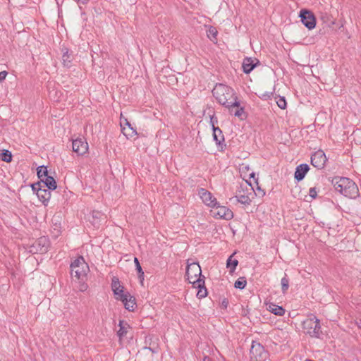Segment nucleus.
Segmentation results:
<instances>
[{
  "label": "nucleus",
  "instance_id": "2eb2a0df",
  "mask_svg": "<svg viewBox=\"0 0 361 361\" xmlns=\"http://www.w3.org/2000/svg\"><path fill=\"white\" fill-rule=\"evenodd\" d=\"M310 170V167L307 164H301L298 165L294 173V178L297 182H300L302 180Z\"/></svg>",
  "mask_w": 361,
  "mask_h": 361
},
{
  "label": "nucleus",
  "instance_id": "a18cd8bd",
  "mask_svg": "<svg viewBox=\"0 0 361 361\" xmlns=\"http://www.w3.org/2000/svg\"><path fill=\"white\" fill-rule=\"evenodd\" d=\"M250 176L254 178L255 177V173H252V174H250Z\"/></svg>",
  "mask_w": 361,
  "mask_h": 361
},
{
  "label": "nucleus",
  "instance_id": "39448f33",
  "mask_svg": "<svg viewBox=\"0 0 361 361\" xmlns=\"http://www.w3.org/2000/svg\"><path fill=\"white\" fill-rule=\"evenodd\" d=\"M267 355V352L262 344L256 341L252 342L250 348V361H264Z\"/></svg>",
  "mask_w": 361,
  "mask_h": 361
},
{
  "label": "nucleus",
  "instance_id": "c9c22d12",
  "mask_svg": "<svg viewBox=\"0 0 361 361\" xmlns=\"http://www.w3.org/2000/svg\"><path fill=\"white\" fill-rule=\"evenodd\" d=\"M31 188L34 192H38L39 191V190H41L42 188V185L41 182L39 181L37 183L32 184Z\"/></svg>",
  "mask_w": 361,
  "mask_h": 361
},
{
  "label": "nucleus",
  "instance_id": "5701e85b",
  "mask_svg": "<svg viewBox=\"0 0 361 361\" xmlns=\"http://www.w3.org/2000/svg\"><path fill=\"white\" fill-rule=\"evenodd\" d=\"M119 330L117 332V335L120 338H122L125 336L128 332V329L130 327L129 325L125 322L123 320H120L119 324Z\"/></svg>",
  "mask_w": 361,
  "mask_h": 361
},
{
  "label": "nucleus",
  "instance_id": "7ed1b4c3",
  "mask_svg": "<svg viewBox=\"0 0 361 361\" xmlns=\"http://www.w3.org/2000/svg\"><path fill=\"white\" fill-rule=\"evenodd\" d=\"M71 274L78 280H83L89 271V266L83 257L79 256L71 264Z\"/></svg>",
  "mask_w": 361,
  "mask_h": 361
},
{
  "label": "nucleus",
  "instance_id": "cd10ccee",
  "mask_svg": "<svg viewBox=\"0 0 361 361\" xmlns=\"http://www.w3.org/2000/svg\"><path fill=\"white\" fill-rule=\"evenodd\" d=\"M134 262L135 264L136 271H137L138 274V278L142 281V280H144V271H142L140 262L137 257L134 258Z\"/></svg>",
  "mask_w": 361,
  "mask_h": 361
},
{
  "label": "nucleus",
  "instance_id": "1a4fd4ad",
  "mask_svg": "<svg viewBox=\"0 0 361 361\" xmlns=\"http://www.w3.org/2000/svg\"><path fill=\"white\" fill-rule=\"evenodd\" d=\"M212 212L214 216H219L220 219L230 220L233 217V212L225 206H221L217 202V204L214 206Z\"/></svg>",
  "mask_w": 361,
  "mask_h": 361
},
{
  "label": "nucleus",
  "instance_id": "aec40b11",
  "mask_svg": "<svg viewBox=\"0 0 361 361\" xmlns=\"http://www.w3.org/2000/svg\"><path fill=\"white\" fill-rule=\"evenodd\" d=\"M51 190L45 188H42L38 192H37V195L40 201L43 202L44 205L47 204V202L50 200L51 197Z\"/></svg>",
  "mask_w": 361,
  "mask_h": 361
},
{
  "label": "nucleus",
  "instance_id": "423d86ee",
  "mask_svg": "<svg viewBox=\"0 0 361 361\" xmlns=\"http://www.w3.org/2000/svg\"><path fill=\"white\" fill-rule=\"evenodd\" d=\"M50 242L48 238L42 236L30 246V252L33 253H46L49 250Z\"/></svg>",
  "mask_w": 361,
  "mask_h": 361
},
{
  "label": "nucleus",
  "instance_id": "393cba45",
  "mask_svg": "<svg viewBox=\"0 0 361 361\" xmlns=\"http://www.w3.org/2000/svg\"><path fill=\"white\" fill-rule=\"evenodd\" d=\"M121 131L123 133V134L127 137V138H129V137H133V136H135V135H137V132H136V130L134 129L132 127H128V128H126V127H123V129H121Z\"/></svg>",
  "mask_w": 361,
  "mask_h": 361
},
{
  "label": "nucleus",
  "instance_id": "4468645a",
  "mask_svg": "<svg viewBox=\"0 0 361 361\" xmlns=\"http://www.w3.org/2000/svg\"><path fill=\"white\" fill-rule=\"evenodd\" d=\"M259 63V60L256 58L246 57L242 63L243 72L246 74L250 73Z\"/></svg>",
  "mask_w": 361,
  "mask_h": 361
},
{
  "label": "nucleus",
  "instance_id": "b1692460",
  "mask_svg": "<svg viewBox=\"0 0 361 361\" xmlns=\"http://www.w3.org/2000/svg\"><path fill=\"white\" fill-rule=\"evenodd\" d=\"M0 157L2 161L7 163L12 161V154L8 149H2L0 152Z\"/></svg>",
  "mask_w": 361,
  "mask_h": 361
},
{
  "label": "nucleus",
  "instance_id": "f704fd0d",
  "mask_svg": "<svg viewBox=\"0 0 361 361\" xmlns=\"http://www.w3.org/2000/svg\"><path fill=\"white\" fill-rule=\"evenodd\" d=\"M245 114L244 109L243 107H237V109L234 112V116L243 119L242 116Z\"/></svg>",
  "mask_w": 361,
  "mask_h": 361
},
{
  "label": "nucleus",
  "instance_id": "f257e3e1",
  "mask_svg": "<svg viewBox=\"0 0 361 361\" xmlns=\"http://www.w3.org/2000/svg\"><path fill=\"white\" fill-rule=\"evenodd\" d=\"M212 94L220 104L228 108L231 112L233 111V107H238L240 106L233 90L227 85L223 84L216 85L212 90Z\"/></svg>",
  "mask_w": 361,
  "mask_h": 361
},
{
  "label": "nucleus",
  "instance_id": "dca6fc26",
  "mask_svg": "<svg viewBox=\"0 0 361 361\" xmlns=\"http://www.w3.org/2000/svg\"><path fill=\"white\" fill-rule=\"evenodd\" d=\"M213 130V139L216 142V145L221 147V149L226 146L224 142V136L222 133L221 130L219 127H214Z\"/></svg>",
  "mask_w": 361,
  "mask_h": 361
},
{
  "label": "nucleus",
  "instance_id": "79ce46f5",
  "mask_svg": "<svg viewBox=\"0 0 361 361\" xmlns=\"http://www.w3.org/2000/svg\"><path fill=\"white\" fill-rule=\"evenodd\" d=\"M228 305V301L226 299H224V300L222 301V302H221V305H222L224 307H225V308H226V307H227Z\"/></svg>",
  "mask_w": 361,
  "mask_h": 361
},
{
  "label": "nucleus",
  "instance_id": "6e6552de",
  "mask_svg": "<svg viewBox=\"0 0 361 361\" xmlns=\"http://www.w3.org/2000/svg\"><path fill=\"white\" fill-rule=\"evenodd\" d=\"M299 16L301 18L302 24L309 30H312L316 26V18L314 13L307 9H302Z\"/></svg>",
  "mask_w": 361,
  "mask_h": 361
},
{
  "label": "nucleus",
  "instance_id": "0eeeda50",
  "mask_svg": "<svg viewBox=\"0 0 361 361\" xmlns=\"http://www.w3.org/2000/svg\"><path fill=\"white\" fill-rule=\"evenodd\" d=\"M187 279L189 283H192L193 281L197 279H204V276L202 275L201 267L198 263H191L188 264L186 269Z\"/></svg>",
  "mask_w": 361,
  "mask_h": 361
},
{
  "label": "nucleus",
  "instance_id": "ddd939ff",
  "mask_svg": "<svg viewBox=\"0 0 361 361\" xmlns=\"http://www.w3.org/2000/svg\"><path fill=\"white\" fill-rule=\"evenodd\" d=\"M121 301L123 303L126 310L130 312H133L136 307L135 298L131 295L128 292H126L124 295H121Z\"/></svg>",
  "mask_w": 361,
  "mask_h": 361
},
{
  "label": "nucleus",
  "instance_id": "4c0bfd02",
  "mask_svg": "<svg viewBox=\"0 0 361 361\" xmlns=\"http://www.w3.org/2000/svg\"><path fill=\"white\" fill-rule=\"evenodd\" d=\"M218 123L217 118L214 116H211L210 118V123L212 125V129L214 127H216L215 125Z\"/></svg>",
  "mask_w": 361,
  "mask_h": 361
},
{
  "label": "nucleus",
  "instance_id": "6ab92c4d",
  "mask_svg": "<svg viewBox=\"0 0 361 361\" xmlns=\"http://www.w3.org/2000/svg\"><path fill=\"white\" fill-rule=\"evenodd\" d=\"M39 182L43 183L42 188H47L49 190H54L57 187L55 179L51 176L42 178Z\"/></svg>",
  "mask_w": 361,
  "mask_h": 361
},
{
  "label": "nucleus",
  "instance_id": "f8f14e48",
  "mask_svg": "<svg viewBox=\"0 0 361 361\" xmlns=\"http://www.w3.org/2000/svg\"><path fill=\"white\" fill-rule=\"evenodd\" d=\"M199 195L202 202L209 207H213L217 204L216 199L212 194L204 188L199 190Z\"/></svg>",
  "mask_w": 361,
  "mask_h": 361
},
{
  "label": "nucleus",
  "instance_id": "473e14b6",
  "mask_svg": "<svg viewBox=\"0 0 361 361\" xmlns=\"http://www.w3.org/2000/svg\"><path fill=\"white\" fill-rule=\"evenodd\" d=\"M120 125H121V129H123V127H126V128L132 127V125L130 123V122L128 121V119L126 118H125L124 116H123L122 114H121V117H120Z\"/></svg>",
  "mask_w": 361,
  "mask_h": 361
},
{
  "label": "nucleus",
  "instance_id": "58836bf2",
  "mask_svg": "<svg viewBox=\"0 0 361 361\" xmlns=\"http://www.w3.org/2000/svg\"><path fill=\"white\" fill-rule=\"evenodd\" d=\"M8 75V72L6 71L0 72V82H2L5 80L6 75Z\"/></svg>",
  "mask_w": 361,
  "mask_h": 361
},
{
  "label": "nucleus",
  "instance_id": "c85d7f7f",
  "mask_svg": "<svg viewBox=\"0 0 361 361\" xmlns=\"http://www.w3.org/2000/svg\"><path fill=\"white\" fill-rule=\"evenodd\" d=\"M281 284L282 292L283 293H286L289 288V279L288 278L286 274H285V276L281 279Z\"/></svg>",
  "mask_w": 361,
  "mask_h": 361
},
{
  "label": "nucleus",
  "instance_id": "a878e982",
  "mask_svg": "<svg viewBox=\"0 0 361 361\" xmlns=\"http://www.w3.org/2000/svg\"><path fill=\"white\" fill-rule=\"evenodd\" d=\"M37 174L38 178L42 180V178L48 176L47 167L44 166H40L37 169Z\"/></svg>",
  "mask_w": 361,
  "mask_h": 361
},
{
  "label": "nucleus",
  "instance_id": "ea45409f",
  "mask_svg": "<svg viewBox=\"0 0 361 361\" xmlns=\"http://www.w3.org/2000/svg\"><path fill=\"white\" fill-rule=\"evenodd\" d=\"M273 95V92H265L262 94V98L264 99H270Z\"/></svg>",
  "mask_w": 361,
  "mask_h": 361
},
{
  "label": "nucleus",
  "instance_id": "72a5a7b5",
  "mask_svg": "<svg viewBox=\"0 0 361 361\" xmlns=\"http://www.w3.org/2000/svg\"><path fill=\"white\" fill-rule=\"evenodd\" d=\"M121 286H122L120 284V281H119L118 279L116 276H114L112 278V281H111L112 290L114 291V290L117 289V288H121Z\"/></svg>",
  "mask_w": 361,
  "mask_h": 361
},
{
  "label": "nucleus",
  "instance_id": "f03ea898",
  "mask_svg": "<svg viewBox=\"0 0 361 361\" xmlns=\"http://www.w3.org/2000/svg\"><path fill=\"white\" fill-rule=\"evenodd\" d=\"M331 183L335 190L345 197L355 199L359 196V189L356 183L351 179L345 177H335Z\"/></svg>",
  "mask_w": 361,
  "mask_h": 361
},
{
  "label": "nucleus",
  "instance_id": "4be33fe9",
  "mask_svg": "<svg viewBox=\"0 0 361 361\" xmlns=\"http://www.w3.org/2000/svg\"><path fill=\"white\" fill-rule=\"evenodd\" d=\"M234 255L235 253L231 255L226 261V267L229 269L230 274H233L235 271L238 264V261L235 259H233Z\"/></svg>",
  "mask_w": 361,
  "mask_h": 361
},
{
  "label": "nucleus",
  "instance_id": "412c9836",
  "mask_svg": "<svg viewBox=\"0 0 361 361\" xmlns=\"http://www.w3.org/2000/svg\"><path fill=\"white\" fill-rule=\"evenodd\" d=\"M63 55H62V61L64 66L71 67L72 66V61L73 59V56L72 53H69L68 49L64 48L62 49Z\"/></svg>",
  "mask_w": 361,
  "mask_h": 361
},
{
  "label": "nucleus",
  "instance_id": "7c9ffc66",
  "mask_svg": "<svg viewBox=\"0 0 361 361\" xmlns=\"http://www.w3.org/2000/svg\"><path fill=\"white\" fill-rule=\"evenodd\" d=\"M276 104L281 109H285L287 106L286 100L284 97H278L276 100Z\"/></svg>",
  "mask_w": 361,
  "mask_h": 361
},
{
  "label": "nucleus",
  "instance_id": "f3484780",
  "mask_svg": "<svg viewBox=\"0 0 361 361\" xmlns=\"http://www.w3.org/2000/svg\"><path fill=\"white\" fill-rule=\"evenodd\" d=\"M192 284H197V287L199 288V290L197 293V296L199 298H203L207 296V290L204 286V280L203 279H197L193 281Z\"/></svg>",
  "mask_w": 361,
  "mask_h": 361
},
{
  "label": "nucleus",
  "instance_id": "2f4dec72",
  "mask_svg": "<svg viewBox=\"0 0 361 361\" xmlns=\"http://www.w3.org/2000/svg\"><path fill=\"white\" fill-rule=\"evenodd\" d=\"M123 286H121V288H117V289L114 290V294L116 295V299L121 300V295H124L126 293L123 291Z\"/></svg>",
  "mask_w": 361,
  "mask_h": 361
},
{
  "label": "nucleus",
  "instance_id": "bb28decb",
  "mask_svg": "<svg viewBox=\"0 0 361 361\" xmlns=\"http://www.w3.org/2000/svg\"><path fill=\"white\" fill-rule=\"evenodd\" d=\"M246 284H247V281H246V278L243 276V277H240L239 279H238L235 283H234V287L235 288H238V289H243L245 288V287L246 286Z\"/></svg>",
  "mask_w": 361,
  "mask_h": 361
},
{
  "label": "nucleus",
  "instance_id": "37998d69",
  "mask_svg": "<svg viewBox=\"0 0 361 361\" xmlns=\"http://www.w3.org/2000/svg\"><path fill=\"white\" fill-rule=\"evenodd\" d=\"M209 34L215 37L216 35L217 32L214 29H209Z\"/></svg>",
  "mask_w": 361,
  "mask_h": 361
},
{
  "label": "nucleus",
  "instance_id": "9d476101",
  "mask_svg": "<svg viewBox=\"0 0 361 361\" xmlns=\"http://www.w3.org/2000/svg\"><path fill=\"white\" fill-rule=\"evenodd\" d=\"M326 161L327 158L322 150L315 152L311 157V164L318 169H322Z\"/></svg>",
  "mask_w": 361,
  "mask_h": 361
},
{
  "label": "nucleus",
  "instance_id": "a211bd4d",
  "mask_svg": "<svg viewBox=\"0 0 361 361\" xmlns=\"http://www.w3.org/2000/svg\"><path fill=\"white\" fill-rule=\"evenodd\" d=\"M267 310L277 316H283L285 314V309L282 306L277 305L273 302L266 304Z\"/></svg>",
  "mask_w": 361,
  "mask_h": 361
},
{
  "label": "nucleus",
  "instance_id": "20e7f679",
  "mask_svg": "<svg viewBox=\"0 0 361 361\" xmlns=\"http://www.w3.org/2000/svg\"><path fill=\"white\" fill-rule=\"evenodd\" d=\"M302 329L311 337L319 338L322 333L319 320L313 314L302 322Z\"/></svg>",
  "mask_w": 361,
  "mask_h": 361
},
{
  "label": "nucleus",
  "instance_id": "a19ab883",
  "mask_svg": "<svg viewBox=\"0 0 361 361\" xmlns=\"http://www.w3.org/2000/svg\"><path fill=\"white\" fill-rule=\"evenodd\" d=\"M89 1L90 0H77V2L79 5H80V4L85 5V4H87Z\"/></svg>",
  "mask_w": 361,
  "mask_h": 361
},
{
  "label": "nucleus",
  "instance_id": "c756f323",
  "mask_svg": "<svg viewBox=\"0 0 361 361\" xmlns=\"http://www.w3.org/2000/svg\"><path fill=\"white\" fill-rule=\"evenodd\" d=\"M235 197L237 198V200L238 202L243 204L249 205L251 202V200L247 195H242L240 196H235Z\"/></svg>",
  "mask_w": 361,
  "mask_h": 361
},
{
  "label": "nucleus",
  "instance_id": "9b49d317",
  "mask_svg": "<svg viewBox=\"0 0 361 361\" xmlns=\"http://www.w3.org/2000/svg\"><path fill=\"white\" fill-rule=\"evenodd\" d=\"M73 151L78 155H83L88 150L87 142L83 138H77L72 142Z\"/></svg>",
  "mask_w": 361,
  "mask_h": 361
},
{
  "label": "nucleus",
  "instance_id": "c03bdc74",
  "mask_svg": "<svg viewBox=\"0 0 361 361\" xmlns=\"http://www.w3.org/2000/svg\"><path fill=\"white\" fill-rule=\"evenodd\" d=\"M93 214H93V217H94V216H95V217H97V218L98 217V216H99V215H101V214H100L99 212H94Z\"/></svg>",
  "mask_w": 361,
  "mask_h": 361
},
{
  "label": "nucleus",
  "instance_id": "e433bc0d",
  "mask_svg": "<svg viewBox=\"0 0 361 361\" xmlns=\"http://www.w3.org/2000/svg\"><path fill=\"white\" fill-rule=\"evenodd\" d=\"M309 195L311 197V199H315L317 196V192L316 190V188H310L309 190Z\"/></svg>",
  "mask_w": 361,
  "mask_h": 361
}]
</instances>
